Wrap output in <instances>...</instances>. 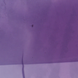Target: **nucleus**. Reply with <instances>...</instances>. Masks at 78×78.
<instances>
[{
  "mask_svg": "<svg viewBox=\"0 0 78 78\" xmlns=\"http://www.w3.org/2000/svg\"><path fill=\"white\" fill-rule=\"evenodd\" d=\"M23 78H25V75L23 74Z\"/></svg>",
  "mask_w": 78,
  "mask_h": 78,
  "instance_id": "f257e3e1",
  "label": "nucleus"
},
{
  "mask_svg": "<svg viewBox=\"0 0 78 78\" xmlns=\"http://www.w3.org/2000/svg\"><path fill=\"white\" fill-rule=\"evenodd\" d=\"M22 64L23 65V63H22Z\"/></svg>",
  "mask_w": 78,
  "mask_h": 78,
  "instance_id": "f03ea898",
  "label": "nucleus"
},
{
  "mask_svg": "<svg viewBox=\"0 0 78 78\" xmlns=\"http://www.w3.org/2000/svg\"><path fill=\"white\" fill-rule=\"evenodd\" d=\"M32 27H33V25H32Z\"/></svg>",
  "mask_w": 78,
  "mask_h": 78,
  "instance_id": "7ed1b4c3",
  "label": "nucleus"
}]
</instances>
